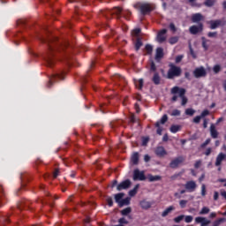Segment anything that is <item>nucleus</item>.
Returning <instances> with one entry per match:
<instances>
[{"instance_id":"42","label":"nucleus","mask_w":226,"mask_h":226,"mask_svg":"<svg viewBox=\"0 0 226 226\" xmlns=\"http://www.w3.org/2000/svg\"><path fill=\"white\" fill-rule=\"evenodd\" d=\"M183 220H185V215H178V216L174 218L175 223H180L181 222H183Z\"/></svg>"},{"instance_id":"12","label":"nucleus","mask_w":226,"mask_h":226,"mask_svg":"<svg viewBox=\"0 0 226 226\" xmlns=\"http://www.w3.org/2000/svg\"><path fill=\"white\" fill-rule=\"evenodd\" d=\"M210 29H217V27H220V26H226V21L222 19H215V20H210Z\"/></svg>"},{"instance_id":"63","label":"nucleus","mask_w":226,"mask_h":226,"mask_svg":"<svg viewBox=\"0 0 226 226\" xmlns=\"http://www.w3.org/2000/svg\"><path fill=\"white\" fill-rule=\"evenodd\" d=\"M57 176H59V169H56L53 172V177L54 179H56V177H57Z\"/></svg>"},{"instance_id":"7","label":"nucleus","mask_w":226,"mask_h":226,"mask_svg":"<svg viewBox=\"0 0 226 226\" xmlns=\"http://www.w3.org/2000/svg\"><path fill=\"white\" fill-rule=\"evenodd\" d=\"M192 75L193 77H195V79H202L204 77H207V71H206V68H204V66H200L194 69V71L192 72Z\"/></svg>"},{"instance_id":"46","label":"nucleus","mask_w":226,"mask_h":226,"mask_svg":"<svg viewBox=\"0 0 226 226\" xmlns=\"http://www.w3.org/2000/svg\"><path fill=\"white\" fill-rule=\"evenodd\" d=\"M188 204V200H181L179 201V206L182 209H185V207H186V205Z\"/></svg>"},{"instance_id":"32","label":"nucleus","mask_w":226,"mask_h":226,"mask_svg":"<svg viewBox=\"0 0 226 226\" xmlns=\"http://www.w3.org/2000/svg\"><path fill=\"white\" fill-rule=\"evenodd\" d=\"M174 207L173 206H170L169 207H167L162 214V218H165V216H168V215L171 212L174 211Z\"/></svg>"},{"instance_id":"52","label":"nucleus","mask_w":226,"mask_h":226,"mask_svg":"<svg viewBox=\"0 0 226 226\" xmlns=\"http://www.w3.org/2000/svg\"><path fill=\"white\" fill-rule=\"evenodd\" d=\"M210 143H211V139L209 138L207 139L206 141L200 145L201 149H204V147H206V146H207Z\"/></svg>"},{"instance_id":"50","label":"nucleus","mask_w":226,"mask_h":226,"mask_svg":"<svg viewBox=\"0 0 226 226\" xmlns=\"http://www.w3.org/2000/svg\"><path fill=\"white\" fill-rule=\"evenodd\" d=\"M185 114L186 116H193V114H195V109L189 108L185 109Z\"/></svg>"},{"instance_id":"38","label":"nucleus","mask_w":226,"mask_h":226,"mask_svg":"<svg viewBox=\"0 0 226 226\" xmlns=\"http://www.w3.org/2000/svg\"><path fill=\"white\" fill-rule=\"evenodd\" d=\"M118 206L119 207H123V206H130V198H125L122 200Z\"/></svg>"},{"instance_id":"10","label":"nucleus","mask_w":226,"mask_h":226,"mask_svg":"<svg viewBox=\"0 0 226 226\" xmlns=\"http://www.w3.org/2000/svg\"><path fill=\"white\" fill-rule=\"evenodd\" d=\"M185 162V157L178 156L170 162V169H177Z\"/></svg>"},{"instance_id":"24","label":"nucleus","mask_w":226,"mask_h":226,"mask_svg":"<svg viewBox=\"0 0 226 226\" xmlns=\"http://www.w3.org/2000/svg\"><path fill=\"white\" fill-rule=\"evenodd\" d=\"M201 20H204V16L200 13H195L192 16V21L194 23L200 22Z\"/></svg>"},{"instance_id":"43","label":"nucleus","mask_w":226,"mask_h":226,"mask_svg":"<svg viewBox=\"0 0 226 226\" xmlns=\"http://www.w3.org/2000/svg\"><path fill=\"white\" fill-rule=\"evenodd\" d=\"M209 211H211V209H209V207H203L201 208V210L200 211V215H207L209 213Z\"/></svg>"},{"instance_id":"13","label":"nucleus","mask_w":226,"mask_h":226,"mask_svg":"<svg viewBox=\"0 0 226 226\" xmlns=\"http://www.w3.org/2000/svg\"><path fill=\"white\" fill-rule=\"evenodd\" d=\"M131 185L132 181H130V179H126L117 186V192H121V190H127V188H130Z\"/></svg>"},{"instance_id":"26","label":"nucleus","mask_w":226,"mask_h":226,"mask_svg":"<svg viewBox=\"0 0 226 226\" xmlns=\"http://www.w3.org/2000/svg\"><path fill=\"white\" fill-rule=\"evenodd\" d=\"M131 162L133 165H139V153L134 152L131 157Z\"/></svg>"},{"instance_id":"59","label":"nucleus","mask_w":226,"mask_h":226,"mask_svg":"<svg viewBox=\"0 0 226 226\" xmlns=\"http://www.w3.org/2000/svg\"><path fill=\"white\" fill-rule=\"evenodd\" d=\"M201 165H202V161H200V160L196 161L195 163H194V168L195 169H200Z\"/></svg>"},{"instance_id":"9","label":"nucleus","mask_w":226,"mask_h":226,"mask_svg":"<svg viewBox=\"0 0 226 226\" xmlns=\"http://www.w3.org/2000/svg\"><path fill=\"white\" fill-rule=\"evenodd\" d=\"M204 31V24L199 23V26H192L189 28V33L191 34H199V33H202Z\"/></svg>"},{"instance_id":"57","label":"nucleus","mask_w":226,"mask_h":226,"mask_svg":"<svg viewBox=\"0 0 226 226\" xmlns=\"http://www.w3.org/2000/svg\"><path fill=\"white\" fill-rule=\"evenodd\" d=\"M150 72H156V64H154L153 61L150 64Z\"/></svg>"},{"instance_id":"51","label":"nucleus","mask_w":226,"mask_h":226,"mask_svg":"<svg viewBox=\"0 0 226 226\" xmlns=\"http://www.w3.org/2000/svg\"><path fill=\"white\" fill-rule=\"evenodd\" d=\"M118 223H120V225H128L129 222L124 217H121L118 220Z\"/></svg>"},{"instance_id":"31","label":"nucleus","mask_w":226,"mask_h":226,"mask_svg":"<svg viewBox=\"0 0 226 226\" xmlns=\"http://www.w3.org/2000/svg\"><path fill=\"white\" fill-rule=\"evenodd\" d=\"M161 180H162V177L159 175H155V176L148 175V181L150 183H154V181H161Z\"/></svg>"},{"instance_id":"37","label":"nucleus","mask_w":226,"mask_h":226,"mask_svg":"<svg viewBox=\"0 0 226 226\" xmlns=\"http://www.w3.org/2000/svg\"><path fill=\"white\" fill-rule=\"evenodd\" d=\"M122 216H128L130 213H132V207H128L123 210L120 211Z\"/></svg>"},{"instance_id":"49","label":"nucleus","mask_w":226,"mask_h":226,"mask_svg":"<svg viewBox=\"0 0 226 226\" xmlns=\"http://www.w3.org/2000/svg\"><path fill=\"white\" fill-rule=\"evenodd\" d=\"M106 202H107L109 207H112V206H114V200H112V197H108L106 199Z\"/></svg>"},{"instance_id":"1","label":"nucleus","mask_w":226,"mask_h":226,"mask_svg":"<svg viewBox=\"0 0 226 226\" xmlns=\"http://www.w3.org/2000/svg\"><path fill=\"white\" fill-rule=\"evenodd\" d=\"M44 31L48 33L47 38L38 35V40L41 43H46L48 51L43 58L46 65L52 68L56 64V56H61V61H66V39H59L52 34L47 26H44Z\"/></svg>"},{"instance_id":"4","label":"nucleus","mask_w":226,"mask_h":226,"mask_svg":"<svg viewBox=\"0 0 226 226\" xmlns=\"http://www.w3.org/2000/svg\"><path fill=\"white\" fill-rule=\"evenodd\" d=\"M102 17H105L108 20L110 19V17H112V15H116L117 19L124 17V14L123 13V9L119 7H115L113 9H107L105 11H102Z\"/></svg>"},{"instance_id":"58","label":"nucleus","mask_w":226,"mask_h":226,"mask_svg":"<svg viewBox=\"0 0 226 226\" xmlns=\"http://www.w3.org/2000/svg\"><path fill=\"white\" fill-rule=\"evenodd\" d=\"M170 31H172V33H176V31H177V28L176 27V25H174V23L170 24Z\"/></svg>"},{"instance_id":"3","label":"nucleus","mask_w":226,"mask_h":226,"mask_svg":"<svg viewBox=\"0 0 226 226\" xmlns=\"http://www.w3.org/2000/svg\"><path fill=\"white\" fill-rule=\"evenodd\" d=\"M169 68L170 69L167 72V79L172 80V79H176V77H181V74L183 73L181 67L170 63L169 64Z\"/></svg>"},{"instance_id":"18","label":"nucleus","mask_w":226,"mask_h":226,"mask_svg":"<svg viewBox=\"0 0 226 226\" xmlns=\"http://www.w3.org/2000/svg\"><path fill=\"white\" fill-rule=\"evenodd\" d=\"M6 192H4V189L3 188V185H0V206H3L4 204H6Z\"/></svg>"},{"instance_id":"45","label":"nucleus","mask_w":226,"mask_h":226,"mask_svg":"<svg viewBox=\"0 0 226 226\" xmlns=\"http://www.w3.org/2000/svg\"><path fill=\"white\" fill-rule=\"evenodd\" d=\"M184 218L185 223H192L193 222V216L192 215H185Z\"/></svg>"},{"instance_id":"19","label":"nucleus","mask_w":226,"mask_h":226,"mask_svg":"<svg viewBox=\"0 0 226 226\" xmlns=\"http://www.w3.org/2000/svg\"><path fill=\"white\" fill-rule=\"evenodd\" d=\"M162 57H163V48H157L155 52V57H154L155 61L157 63H160Z\"/></svg>"},{"instance_id":"16","label":"nucleus","mask_w":226,"mask_h":226,"mask_svg":"<svg viewBox=\"0 0 226 226\" xmlns=\"http://www.w3.org/2000/svg\"><path fill=\"white\" fill-rule=\"evenodd\" d=\"M211 45V40L207 39L206 37H201V47L205 52L209 50V47Z\"/></svg>"},{"instance_id":"8","label":"nucleus","mask_w":226,"mask_h":226,"mask_svg":"<svg viewBox=\"0 0 226 226\" xmlns=\"http://www.w3.org/2000/svg\"><path fill=\"white\" fill-rule=\"evenodd\" d=\"M133 181H146V173L136 169L133 170Z\"/></svg>"},{"instance_id":"27","label":"nucleus","mask_w":226,"mask_h":226,"mask_svg":"<svg viewBox=\"0 0 226 226\" xmlns=\"http://www.w3.org/2000/svg\"><path fill=\"white\" fill-rule=\"evenodd\" d=\"M142 45H144V43L142 42V38L136 39V41H134L135 50L137 52L138 50H140V47H142Z\"/></svg>"},{"instance_id":"39","label":"nucleus","mask_w":226,"mask_h":226,"mask_svg":"<svg viewBox=\"0 0 226 226\" xmlns=\"http://www.w3.org/2000/svg\"><path fill=\"white\" fill-rule=\"evenodd\" d=\"M215 3H216V0H206L204 5L211 8V6H215Z\"/></svg>"},{"instance_id":"33","label":"nucleus","mask_w":226,"mask_h":226,"mask_svg":"<svg viewBox=\"0 0 226 226\" xmlns=\"http://www.w3.org/2000/svg\"><path fill=\"white\" fill-rule=\"evenodd\" d=\"M139 185H136L132 190L129 192L130 197H135L137 195V192L139 191Z\"/></svg>"},{"instance_id":"11","label":"nucleus","mask_w":226,"mask_h":226,"mask_svg":"<svg viewBox=\"0 0 226 226\" xmlns=\"http://www.w3.org/2000/svg\"><path fill=\"white\" fill-rule=\"evenodd\" d=\"M186 192H189V193L193 192L195 190H197V183L195 181L191 180L187 181L185 185H184Z\"/></svg>"},{"instance_id":"40","label":"nucleus","mask_w":226,"mask_h":226,"mask_svg":"<svg viewBox=\"0 0 226 226\" xmlns=\"http://www.w3.org/2000/svg\"><path fill=\"white\" fill-rule=\"evenodd\" d=\"M155 128H157V131H156L157 135H162V132H163V128L160 126V122L155 123Z\"/></svg>"},{"instance_id":"35","label":"nucleus","mask_w":226,"mask_h":226,"mask_svg":"<svg viewBox=\"0 0 226 226\" xmlns=\"http://www.w3.org/2000/svg\"><path fill=\"white\" fill-rule=\"evenodd\" d=\"M145 50L147 52V56H152L153 55V45L147 44L145 46Z\"/></svg>"},{"instance_id":"44","label":"nucleus","mask_w":226,"mask_h":226,"mask_svg":"<svg viewBox=\"0 0 226 226\" xmlns=\"http://www.w3.org/2000/svg\"><path fill=\"white\" fill-rule=\"evenodd\" d=\"M169 121V117L167 115H163L160 121L157 123H160V124H165V122Z\"/></svg>"},{"instance_id":"17","label":"nucleus","mask_w":226,"mask_h":226,"mask_svg":"<svg viewBox=\"0 0 226 226\" xmlns=\"http://www.w3.org/2000/svg\"><path fill=\"white\" fill-rule=\"evenodd\" d=\"M165 34H167V29H162L161 30L158 34H157V41H159V43H163V41H165L167 40V37L165 36Z\"/></svg>"},{"instance_id":"48","label":"nucleus","mask_w":226,"mask_h":226,"mask_svg":"<svg viewBox=\"0 0 226 226\" xmlns=\"http://www.w3.org/2000/svg\"><path fill=\"white\" fill-rule=\"evenodd\" d=\"M221 71H222V66H220V64H215L213 68L214 73H220Z\"/></svg>"},{"instance_id":"28","label":"nucleus","mask_w":226,"mask_h":226,"mask_svg":"<svg viewBox=\"0 0 226 226\" xmlns=\"http://www.w3.org/2000/svg\"><path fill=\"white\" fill-rule=\"evenodd\" d=\"M124 197V193L123 192L115 194V201L117 202V204H118V206L121 204Z\"/></svg>"},{"instance_id":"5","label":"nucleus","mask_w":226,"mask_h":226,"mask_svg":"<svg viewBox=\"0 0 226 226\" xmlns=\"http://www.w3.org/2000/svg\"><path fill=\"white\" fill-rule=\"evenodd\" d=\"M136 6L139 8V11L143 16L149 15L154 10L153 4L149 3H138Z\"/></svg>"},{"instance_id":"41","label":"nucleus","mask_w":226,"mask_h":226,"mask_svg":"<svg viewBox=\"0 0 226 226\" xmlns=\"http://www.w3.org/2000/svg\"><path fill=\"white\" fill-rule=\"evenodd\" d=\"M177 41H179V37H177V36H174V37L170 38V45H176V43H177Z\"/></svg>"},{"instance_id":"60","label":"nucleus","mask_w":226,"mask_h":226,"mask_svg":"<svg viewBox=\"0 0 226 226\" xmlns=\"http://www.w3.org/2000/svg\"><path fill=\"white\" fill-rule=\"evenodd\" d=\"M115 79L120 80V82H126V79H124V78L119 74H117V76H115Z\"/></svg>"},{"instance_id":"34","label":"nucleus","mask_w":226,"mask_h":226,"mask_svg":"<svg viewBox=\"0 0 226 226\" xmlns=\"http://www.w3.org/2000/svg\"><path fill=\"white\" fill-rule=\"evenodd\" d=\"M225 222H226L225 217L219 218L213 222V226H220L222 225V223H225Z\"/></svg>"},{"instance_id":"6","label":"nucleus","mask_w":226,"mask_h":226,"mask_svg":"<svg viewBox=\"0 0 226 226\" xmlns=\"http://www.w3.org/2000/svg\"><path fill=\"white\" fill-rule=\"evenodd\" d=\"M64 75H66V72L64 71H60L59 72L51 75L47 84V87H51L52 84H54V82L57 80H64Z\"/></svg>"},{"instance_id":"21","label":"nucleus","mask_w":226,"mask_h":226,"mask_svg":"<svg viewBox=\"0 0 226 226\" xmlns=\"http://www.w3.org/2000/svg\"><path fill=\"white\" fill-rule=\"evenodd\" d=\"M139 206L142 209H145V210L151 209V207L153 206V202L143 200L139 202Z\"/></svg>"},{"instance_id":"53","label":"nucleus","mask_w":226,"mask_h":226,"mask_svg":"<svg viewBox=\"0 0 226 226\" xmlns=\"http://www.w3.org/2000/svg\"><path fill=\"white\" fill-rule=\"evenodd\" d=\"M170 116L176 117V116H181V111L179 109H174L171 113Z\"/></svg>"},{"instance_id":"15","label":"nucleus","mask_w":226,"mask_h":226,"mask_svg":"<svg viewBox=\"0 0 226 226\" xmlns=\"http://www.w3.org/2000/svg\"><path fill=\"white\" fill-rule=\"evenodd\" d=\"M20 179H21L22 188H26V185H27V183L31 181V177L27 173H21Z\"/></svg>"},{"instance_id":"22","label":"nucleus","mask_w":226,"mask_h":226,"mask_svg":"<svg viewBox=\"0 0 226 226\" xmlns=\"http://www.w3.org/2000/svg\"><path fill=\"white\" fill-rule=\"evenodd\" d=\"M29 206H31V200H24L18 205V211H22L23 207H29Z\"/></svg>"},{"instance_id":"56","label":"nucleus","mask_w":226,"mask_h":226,"mask_svg":"<svg viewBox=\"0 0 226 226\" xmlns=\"http://www.w3.org/2000/svg\"><path fill=\"white\" fill-rule=\"evenodd\" d=\"M138 88L139 89H142V87H144V79H139V81H138Z\"/></svg>"},{"instance_id":"29","label":"nucleus","mask_w":226,"mask_h":226,"mask_svg":"<svg viewBox=\"0 0 226 226\" xmlns=\"http://www.w3.org/2000/svg\"><path fill=\"white\" fill-rule=\"evenodd\" d=\"M160 80H162V79L160 78V74L158 72H154L152 82H154L155 86H159Z\"/></svg>"},{"instance_id":"14","label":"nucleus","mask_w":226,"mask_h":226,"mask_svg":"<svg viewBox=\"0 0 226 226\" xmlns=\"http://www.w3.org/2000/svg\"><path fill=\"white\" fill-rule=\"evenodd\" d=\"M154 154L159 158H163V156H167V150H165V147L159 146L155 148Z\"/></svg>"},{"instance_id":"23","label":"nucleus","mask_w":226,"mask_h":226,"mask_svg":"<svg viewBox=\"0 0 226 226\" xmlns=\"http://www.w3.org/2000/svg\"><path fill=\"white\" fill-rule=\"evenodd\" d=\"M210 135L212 139H218V131L216 130V126H215L214 124H211L210 125Z\"/></svg>"},{"instance_id":"36","label":"nucleus","mask_w":226,"mask_h":226,"mask_svg":"<svg viewBox=\"0 0 226 226\" xmlns=\"http://www.w3.org/2000/svg\"><path fill=\"white\" fill-rule=\"evenodd\" d=\"M179 130H181V126L176 124L171 125L170 128V132H171V133H177Z\"/></svg>"},{"instance_id":"20","label":"nucleus","mask_w":226,"mask_h":226,"mask_svg":"<svg viewBox=\"0 0 226 226\" xmlns=\"http://www.w3.org/2000/svg\"><path fill=\"white\" fill-rule=\"evenodd\" d=\"M226 160V154L223 153H220L215 160V167H220L222 165V162Z\"/></svg>"},{"instance_id":"47","label":"nucleus","mask_w":226,"mask_h":226,"mask_svg":"<svg viewBox=\"0 0 226 226\" xmlns=\"http://www.w3.org/2000/svg\"><path fill=\"white\" fill-rule=\"evenodd\" d=\"M207 37L208 38H218V32H208Z\"/></svg>"},{"instance_id":"30","label":"nucleus","mask_w":226,"mask_h":226,"mask_svg":"<svg viewBox=\"0 0 226 226\" xmlns=\"http://www.w3.org/2000/svg\"><path fill=\"white\" fill-rule=\"evenodd\" d=\"M1 223H4V225H6L11 222V219H10V215H5L0 219Z\"/></svg>"},{"instance_id":"61","label":"nucleus","mask_w":226,"mask_h":226,"mask_svg":"<svg viewBox=\"0 0 226 226\" xmlns=\"http://www.w3.org/2000/svg\"><path fill=\"white\" fill-rule=\"evenodd\" d=\"M201 195L202 197H206V185H201Z\"/></svg>"},{"instance_id":"2","label":"nucleus","mask_w":226,"mask_h":226,"mask_svg":"<svg viewBox=\"0 0 226 226\" xmlns=\"http://www.w3.org/2000/svg\"><path fill=\"white\" fill-rule=\"evenodd\" d=\"M170 94H173L171 102H177V98H181V105L185 106L188 103V98H186V89L179 87H173L170 90Z\"/></svg>"},{"instance_id":"64","label":"nucleus","mask_w":226,"mask_h":226,"mask_svg":"<svg viewBox=\"0 0 226 226\" xmlns=\"http://www.w3.org/2000/svg\"><path fill=\"white\" fill-rule=\"evenodd\" d=\"M147 142H149V139L147 137L143 138L142 146H147Z\"/></svg>"},{"instance_id":"62","label":"nucleus","mask_w":226,"mask_h":226,"mask_svg":"<svg viewBox=\"0 0 226 226\" xmlns=\"http://www.w3.org/2000/svg\"><path fill=\"white\" fill-rule=\"evenodd\" d=\"M180 61H183V55H179L176 57L175 62L177 64H179Z\"/></svg>"},{"instance_id":"55","label":"nucleus","mask_w":226,"mask_h":226,"mask_svg":"<svg viewBox=\"0 0 226 226\" xmlns=\"http://www.w3.org/2000/svg\"><path fill=\"white\" fill-rule=\"evenodd\" d=\"M200 119H202V117L197 116L193 118L192 123H195L196 124H199V123H200Z\"/></svg>"},{"instance_id":"54","label":"nucleus","mask_w":226,"mask_h":226,"mask_svg":"<svg viewBox=\"0 0 226 226\" xmlns=\"http://www.w3.org/2000/svg\"><path fill=\"white\" fill-rule=\"evenodd\" d=\"M206 116H209V110L205 109L201 112V114L200 115V117H201V119H203V117H206Z\"/></svg>"},{"instance_id":"25","label":"nucleus","mask_w":226,"mask_h":226,"mask_svg":"<svg viewBox=\"0 0 226 226\" xmlns=\"http://www.w3.org/2000/svg\"><path fill=\"white\" fill-rule=\"evenodd\" d=\"M140 33H141V30L140 28H135L132 31V38H134V40H138V38H142L140 37Z\"/></svg>"}]
</instances>
